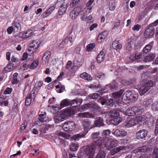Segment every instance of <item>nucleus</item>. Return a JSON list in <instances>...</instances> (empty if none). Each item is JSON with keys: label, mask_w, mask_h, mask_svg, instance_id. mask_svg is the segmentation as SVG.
<instances>
[{"label": "nucleus", "mask_w": 158, "mask_h": 158, "mask_svg": "<svg viewBox=\"0 0 158 158\" xmlns=\"http://www.w3.org/2000/svg\"><path fill=\"white\" fill-rule=\"evenodd\" d=\"M67 6L64 3H62L60 6L58 10V14L60 15H61L64 14L67 9Z\"/></svg>", "instance_id": "obj_13"}, {"label": "nucleus", "mask_w": 158, "mask_h": 158, "mask_svg": "<svg viewBox=\"0 0 158 158\" xmlns=\"http://www.w3.org/2000/svg\"><path fill=\"white\" fill-rule=\"evenodd\" d=\"M12 26L15 32H17L21 30V26L19 23L17 21H15L13 23Z\"/></svg>", "instance_id": "obj_20"}, {"label": "nucleus", "mask_w": 158, "mask_h": 158, "mask_svg": "<svg viewBox=\"0 0 158 158\" xmlns=\"http://www.w3.org/2000/svg\"><path fill=\"white\" fill-rule=\"evenodd\" d=\"M152 156L154 158H158V148L157 147H155L154 149Z\"/></svg>", "instance_id": "obj_47"}, {"label": "nucleus", "mask_w": 158, "mask_h": 158, "mask_svg": "<svg viewBox=\"0 0 158 158\" xmlns=\"http://www.w3.org/2000/svg\"><path fill=\"white\" fill-rule=\"evenodd\" d=\"M139 149L140 152H145L147 151L148 147L146 146H143L139 148Z\"/></svg>", "instance_id": "obj_56"}, {"label": "nucleus", "mask_w": 158, "mask_h": 158, "mask_svg": "<svg viewBox=\"0 0 158 158\" xmlns=\"http://www.w3.org/2000/svg\"><path fill=\"white\" fill-rule=\"evenodd\" d=\"M152 43L147 45L143 48V52L145 53H147L150 51L152 45Z\"/></svg>", "instance_id": "obj_30"}, {"label": "nucleus", "mask_w": 158, "mask_h": 158, "mask_svg": "<svg viewBox=\"0 0 158 158\" xmlns=\"http://www.w3.org/2000/svg\"><path fill=\"white\" fill-rule=\"evenodd\" d=\"M89 96L93 99H96L99 96V95L97 93H94L93 94H90Z\"/></svg>", "instance_id": "obj_61"}, {"label": "nucleus", "mask_w": 158, "mask_h": 158, "mask_svg": "<svg viewBox=\"0 0 158 158\" xmlns=\"http://www.w3.org/2000/svg\"><path fill=\"white\" fill-rule=\"evenodd\" d=\"M152 108L153 110L156 111L158 110V102H154L152 105Z\"/></svg>", "instance_id": "obj_54"}, {"label": "nucleus", "mask_w": 158, "mask_h": 158, "mask_svg": "<svg viewBox=\"0 0 158 158\" xmlns=\"http://www.w3.org/2000/svg\"><path fill=\"white\" fill-rule=\"evenodd\" d=\"M95 46V44L94 43L90 44L88 45L87 46V51L88 52L90 51L93 49Z\"/></svg>", "instance_id": "obj_53"}, {"label": "nucleus", "mask_w": 158, "mask_h": 158, "mask_svg": "<svg viewBox=\"0 0 158 158\" xmlns=\"http://www.w3.org/2000/svg\"><path fill=\"white\" fill-rule=\"evenodd\" d=\"M133 110H135V115H139L143 112L144 109L141 106H133Z\"/></svg>", "instance_id": "obj_15"}, {"label": "nucleus", "mask_w": 158, "mask_h": 158, "mask_svg": "<svg viewBox=\"0 0 158 158\" xmlns=\"http://www.w3.org/2000/svg\"><path fill=\"white\" fill-rule=\"evenodd\" d=\"M31 94L30 93H28L27 96L25 103L27 106H29L31 103Z\"/></svg>", "instance_id": "obj_32"}, {"label": "nucleus", "mask_w": 158, "mask_h": 158, "mask_svg": "<svg viewBox=\"0 0 158 158\" xmlns=\"http://www.w3.org/2000/svg\"><path fill=\"white\" fill-rule=\"evenodd\" d=\"M38 91L39 89L36 87L35 85L31 92V94H33V96L34 98H35L36 95L37 94Z\"/></svg>", "instance_id": "obj_45"}, {"label": "nucleus", "mask_w": 158, "mask_h": 158, "mask_svg": "<svg viewBox=\"0 0 158 158\" xmlns=\"http://www.w3.org/2000/svg\"><path fill=\"white\" fill-rule=\"evenodd\" d=\"M55 9V7L54 6H52L49 8L45 12H44L42 14V18L46 17L48 16Z\"/></svg>", "instance_id": "obj_16"}, {"label": "nucleus", "mask_w": 158, "mask_h": 158, "mask_svg": "<svg viewBox=\"0 0 158 158\" xmlns=\"http://www.w3.org/2000/svg\"><path fill=\"white\" fill-rule=\"evenodd\" d=\"M46 115V113L44 112V114H40L39 115L38 119L39 121L42 122H46L47 118L45 117Z\"/></svg>", "instance_id": "obj_35"}, {"label": "nucleus", "mask_w": 158, "mask_h": 158, "mask_svg": "<svg viewBox=\"0 0 158 158\" xmlns=\"http://www.w3.org/2000/svg\"><path fill=\"white\" fill-rule=\"evenodd\" d=\"M106 154L104 151H100L97 154L96 158H105Z\"/></svg>", "instance_id": "obj_39"}, {"label": "nucleus", "mask_w": 158, "mask_h": 158, "mask_svg": "<svg viewBox=\"0 0 158 158\" xmlns=\"http://www.w3.org/2000/svg\"><path fill=\"white\" fill-rule=\"evenodd\" d=\"M69 102L70 101L69 100L64 99L61 102L60 105L63 106H68L69 105Z\"/></svg>", "instance_id": "obj_49"}, {"label": "nucleus", "mask_w": 158, "mask_h": 158, "mask_svg": "<svg viewBox=\"0 0 158 158\" xmlns=\"http://www.w3.org/2000/svg\"><path fill=\"white\" fill-rule=\"evenodd\" d=\"M104 50L103 49L97 57V60L99 63H101L104 59L105 54Z\"/></svg>", "instance_id": "obj_18"}, {"label": "nucleus", "mask_w": 158, "mask_h": 158, "mask_svg": "<svg viewBox=\"0 0 158 158\" xmlns=\"http://www.w3.org/2000/svg\"><path fill=\"white\" fill-rule=\"evenodd\" d=\"M113 134L117 137H123L127 135V132L124 129H117L114 131Z\"/></svg>", "instance_id": "obj_9"}, {"label": "nucleus", "mask_w": 158, "mask_h": 158, "mask_svg": "<svg viewBox=\"0 0 158 158\" xmlns=\"http://www.w3.org/2000/svg\"><path fill=\"white\" fill-rule=\"evenodd\" d=\"M40 43L37 40H33L29 44V47L28 50L29 51H32L33 52L37 49Z\"/></svg>", "instance_id": "obj_7"}, {"label": "nucleus", "mask_w": 158, "mask_h": 158, "mask_svg": "<svg viewBox=\"0 0 158 158\" xmlns=\"http://www.w3.org/2000/svg\"><path fill=\"white\" fill-rule=\"evenodd\" d=\"M155 30L152 26L147 27L144 31V36L146 38H149L153 36L155 33Z\"/></svg>", "instance_id": "obj_5"}, {"label": "nucleus", "mask_w": 158, "mask_h": 158, "mask_svg": "<svg viewBox=\"0 0 158 158\" xmlns=\"http://www.w3.org/2000/svg\"><path fill=\"white\" fill-rule=\"evenodd\" d=\"M112 46L116 50L121 49L122 47V44L117 41H114L112 43Z\"/></svg>", "instance_id": "obj_27"}, {"label": "nucleus", "mask_w": 158, "mask_h": 158, "mask_svg": "<svg viewBox=\"0 0 158 158\" xmlns=\"http://www.w3.org/2000/svg\"><path fill=\"white\" fill-rule=\"evenodd\" d=\"M64 119L61 114L59 115H56L54 118V120L56 123H58L61 122L63 121Z\"/></svg>", "instance_id": "obj_34"}, {"label": "nucleus", "mask_w": 158, "mask_h": 158, "mask_svg": "<svg viewBox=\"0 0 158 158\" xmlns=\"http://www.w3.org/2000/svg\"><path fill=\"white\" fill-rule=\"evenodd\" d=\"M132 94V92L131 91H127L123 94L122 97V100L123 102L128 100L131 95Z\"/></svg>", "instance_id": "obj_23"}, {"label": "nucleus", "mask_w": 158, "mask_h": 158, "mask_svg": "<svg viewBox=\"0 0 158 158\" xmlns=\"http://www.w3.org/2000/svg\"><path fill=\"white\" fill-rule=\"evenodd\" d=\"M123 92V90H121L118 92L113 93L112 94L113 97L115 98H117L120 97Z\"/></svg>", "instance_id": "obj_36"}, {"label": "nucleus", "mask_w": 158, "mask_h": 158, "mask_svg": "<svg viewBox=\"0 0 158 158\" xmlns=\"http://www.w3.org/2000/svg\"><path fill=\"white\" fill-rule=\"evenodd\" d=\"M106 103L107 104V105L109 108L112 107L114 104V102L113 100L112 99H109L107 102H106Z\"/></svg>", "instance_id": "obj_50"}, {"label": "nucleus", "mask_w": 158, "mask_h": 158, "mask_svg": "<svg viewBox=\"0 0 158 158\" xmlns=\"http://www.w3.org/2000/svg\"><path fill=\"white\" fill-rule=\"evenodd\" d=\"M149 89L148 88L146 87L144 84L143 86H141L139 89V92L141 95H142L146 93Z\"/></svg>", "instance_id": "obj_22"}, {"label": "nucleus", "mask_w": 158, "mask_h": 158, "mask_svg": "<svg viewBox=\"0 0 158 158\" xmlns=\"http://www.w3.org/2000/svg\"><path fill=\"white\" fill-rule=\"evenodd\" d=\"M122 119L120 117L116 118L112 120V123L115 125H117L122 122Z\"/></svg>", "instance_id": "obj_38"}, {"label": "nucleus", "mask_w": 158, "mask_h": 158, "mask_svg": "<svg viewBox=\"0 0 158 158\" xmlns=\"http://www.w3.org/2000/svg\"><path fill=\"white\" fill-rule=\"evenodd\" d=\"M126 112L129 116H134L135 115V110H133V107L127 109L126 111Z\"/></svg>", "instance_id": "obj_37"}, {"label": "nucleus", "mask_w": 158, "mask_h": 158, "mask_svg": "<svg viewBox=\"0 0 158 158\" xmlns=\"http://www.w3.org/2000/svg\"><path fill=\"white\" fill-rule=\"evenodd\" d=\"M75 111L73 109H68L64 110L61 114L63 117V118L65 119L68 117H70L75 114Z\"/></svg>", "instance_id": "obj_8"}, {"label": "nucleus", "mask_w": 158, "mask_h": 158, "mask_svg": "<svg viewBox=\"0 0 158 158\" xmlns=\"http://www.w3.org/2000/svg\"><path fill=\"white\" fill-rule=\"evenodd\" d=\"M152 100L151 99H150L144 101L143 102V104L145 105L146 107H148L152 103Z\"/></svg>", "instance_id": "obj_46"}, {"label": "nucleus", "mask_w": 158, "mask_h": 158, "mask_svg": "<svg viewBox=\"0 0 158 158\" xmlns=\"http://www.w3.org/2000/svg\"><path fill=\"white\" fill-rule=\"evenodd\" d=\"M14 65V64L13 63H10L9 64L7 65L6 67L4 68L3 70V73H5L13 70L15 68V67Z\"/></svg>", "instance_id": "obj_17"}, {"label": "nucleus", "mask_w": 158, "mask_h": 158, "mask_svg": "<svg viewBox=\"0 0 158 158\" xmlns=\"http://www.w3.org/2000/svg\"><path fill=\"white\" fill-rule=\"evenodd\" d=\"M147 135V131L145 129L139 131L136 133V138L138 139H142L145 137Z\"/></svg>", "instance_id": "obj_11"}, {"label": "nucleus", "mask_w": 158, "mask_h": 158, "mask_svg": "<svg viewBox=\"0 0 158 158\" xmlns=\"http://www.w3.org/2000/svg\"><path fill=\"white\" fill-rule=\"evenodd\" d=\"M150 157L151 155L150 154H145L140 156L139 158H150Z\"/></svg>", "instance_id": "obj_64"}, {"label": "nucleus", "mask_w": 158, "mask_h": 158, "mask_svg": "<svg viewBox=\"0 0 158 158\" xmlns=\"http://www.w3.org/2000/svg\"><path fill=\"white\" fill-rule=\"evenodd\" d=\"M100 132H99L93 133L91 136L92 139L94 140L93 143H94L95 141L96 142V145L100 147L102 145V143L104 144L106 147L107 146V144L106 142H104L103 139L101 137L99 136Z\"/></svg>", "instance_id": "obj_2"}, {"label": "nucleus", "mask_w": 158, "mask_h": 158, "mask_svg": "<svg viewBox=\"0 0 158 158\" xmlns=\"http://www.w3.org/2000/svg\"><path fill=\"white\" fill-rule=\"evenodd\" d=\"M155 57L154 54H150L144 57L143 61L144 62H148L153 60Z\"/></svg>", "instance_id": "obj_21"}, {"label": "nucleus", "mask_w": 158, "mask_h": 158, "mask_svg": "<svg viewBox=\"0 0 158 158\" xmlns=\"http://www.w3.org/2000/svg\"><path fill=\"white\" fill-rule=\"evenodd\" d=\"M92 19V16L91 15H90L89 16L86 17L85 18L83 17L82 18V20L84 21H87V22H89V21L91 20Z\"/></svg>", "instance_id": "obj_60"}, {"label": "nucleus", "mask_w": 158, "mask_h": 158, "mask_svg": "<svg viewBox=\"0 0 158 158\" xmlns=\"http://www.w3.org/2000/svg\"><path fill=\"white\" fill-rule=\"evenodd\" d=\"M58 135L59 136L62 137L66 139H68L70 137V136L69 135L66 134L62 132H60L58 133Z\"/></svg>", "instance_id": "obj_57"}, {"label": "nucleus", "mask_w": 158, "mask_h": 158, "mask_svg": "<svg viewBox=\"0 0 158 158\" xmlns=\"http://www.w3.org/2000/svg\"><path fill=\"white\" fill-rule=\"evenodd\" d=\"M69 41V39L67 38H65L64 40L62 41L60 45L62 46V47H63V46L66 44H67Z\"/></svg>", "instance_id": "obj_62"}, {"label": "nucleus", "mask_w": 158, "mask_h": 158, "mask_svg": "<svg viewBox=\"0 0 158 158\" xmlns=\"http://www.w3.org/2000/svg\"><path fill=\"white\" fill-rule=\"evenodd\" d=\"M109 9L111 11L114 10L115 8V5L114 2H110L109 4Z\"/></svg>", "instance_id": "obj_55"}, {"label": "nucleus", "mask_w": 158, "mask_h": 158, "mask_svg": "<svg viewBox=\"0 0 158 158\" xmlns=\"http://www.w3.org/2000/svg\"><path fill=\"white\" fill-rule=\"evenodd\" d=\"M62 128L65 131L70 132L76 130V126L74 122L68 121L63 124Z\"/></svg>", "instance_id": "obj_3"}, {"label": "nucleus", "mask_w": 158, "mask_h": 158, "mask_svg": "<svg viewBox=\"0 0 158 158\" xmlns=\"http://www.w3.org/2000/svg\"><path fill=\"white\" fill-rule=\"evenodd\" d=\"M129 147L126 146H120L117 148H114L110 151V153L112 155H114L121 151L125 150L128 149Z\"/></svg>", "instance_id": "obj_10"}, {"label": "nucleus", "mask_w": 158, "mask_h": 158, "mask_svg": "<svg viewBox=\"0 0 158 158\" xmlns=\"http://www.w3.org/2000/svg\"><path fill=\"white\" fill-rule=\"evenodd\" d=\"M51 56V52L49 51H46L44 53L42 59L44 61H48Z\"/></svg>", "instance_id": "obj_26"}, {"label": "nucleus", "mask_w": 158, "mask_h": 158, "mask_svg": "<svg viewBox=\"0 0 158 158\" xmlns=\"http://www.w3.org/2000/svg\"><path fill=\"white\" fill-rule=\"evenodd\" d=\"M96 141L93 143L90 146H85L83 148V150L84 153L86 155L87 158H94V152L97 150H98L99 147L96 145Z\"/></svg>", "instance_id": "obj_1"}, {"label": "nucleus", "mask_w": 158, "mask_h": 158, "mask_svg": "<svg viewBox=\"0 0 158 158\" xmlns=\"http://www.w3.org/2000/svg\"><path fill=\"white\" fill-rule=\"evenodd\" d=\"M78 116L81 118H94V116L93 115L90 114L89 112H86L85 113H79L78 114Z\"/></svg>", "instance_id": "obj_19"}, {"label": "nucleus", "mask_w": 158, "mask_h": 158, "mask_svg": "<svg viewBox=\"0 0 158 158\" xmlns=\"http://www.w3.org/2000/svg\"><path fill=\"white\" fill-rule=\"evenodd\" d=\"M89 108L93 110H98L99 109L100 107L98 105L94 103H89Z\"/></svg>", "instance_id": "obj_43"}, {"label": "nucleus", "mask_w": 158, "mask_h": 158, "mask_svg": "<svg viewBox=\"0 0 158 158\" xmlns=\"http://www.w3.org/2000/svg\"><path fill=\"white\" fill-rule=\"evenodd\" d=\"M136 124V122L134 119H132L127 122L126 127H130L135 126Z\"/></svg>", "instance_id": "obj_33"}, {"label": "nucleus", "mask_w": 158, "mask_h": 158, "mask_svg": "<svg viewBox=\"0 0 158 158\" xmlns=\"http://www.w3.org/2000/svg\"><path fill=\"white\" fill-rule=\"evenodd\" d=\"M108 33L106 31H105L101 33L98 36L97 39L98 40H99L105 39L106 37L107 36Z\"/></svg>", "instance_id": "obj_31"}, {"label": "nucleus", "mask_w": 158, "mask_h": 158, "mask_svg": "<svg viewBox=\"0 0 158 158\" xmlns=\"http://www.w3.org/2000/svg\"><path fill=\"white\" fill-rule=\"evenodd\" d=\"M79 14L78 13H77V12L75 11L74 10H73L71 12L70 14V16L71 17L72 19H76Z\"/></svg>", "instance_id": "obj_44"}, {"label": "nucleus", "mask_w": 158, "mask_h": 158, "mask_svg": "<svg viewBox=\"0 0 158 158\" xmlns=\"http://www.w3.org/2000/svg\"><path fill=\"white\" fill-rule=\"evenodd\" d=\"M103 122V119L101 117H97L93 124V126L94 127V128L96 127L103 126L104 125Z\"/></svg>", "instance_id": "obj_12"}, {"label": "nucleus", "mask_w": 158, "mask_h": 158, "mask_svg": "<svg viewBox=\"0 0 158 158\" xmlns=\"http://www.w3.org/2000/svg\"><path fill=\"white\" fill-rule=\"evenodd\" d=\"M149 67L148 65H141L135 67V69L137 71L142 70L144 69L147 68Z\"/></svg>", "instance_id": "obj_52"}, {"label": "nucleus", "mask_w": 158, "mask_h": 158, "mask_svg": "<svg viewBox=\"0 0 158 158\" xmlns=\"http://www.w3.org/2000/svg\"><path fill=\"white\" fill-rule=\"evenodd\" d=\"M85 135L86 134H76L71 137L70 139L71 140H78L81 138L84 137Z\"/></svg>", "instance_id": "obj_25"}, {"label": "nucleus", "mask_w": 158, "mask_h": 158, "mask_svg": "<svg viewBox=\"0 0 158 158\" xmlns=\"http://www.w3.org/2000/svg\"><path fill=\"white\" fill-rule=\"evenodd\" d=\"M13 31H14V29L12 26L9 27L7 30V32L9 34H10Z\"/></svg>", "instance_id": "obj_63"}, {"label": "nucleus", "mask_w": 158, "mask_h": 158, "mask_svg": "<svg viewBox=\"0 0 158 158\" xmlns=\"http://www.w3.org/2000/svg\"><path fill=\"white\" fill-rule=\"evenodd\" d=\"M80 77L84 80L88 81H91L92 79V77L90 75L86 73L85 72H84L81 74L80 75Z\"/></svg>", "instance_id": "obj_24"}, {"label": "nucleus", "mask_w": 158, "mask_h": 158, "mask_svg": "<svg viewBox=\"0 0 158 158\" xmlns=\"http://www.w3.org/2000/svg\"><path fill=\"white\" fill-rule=\"evenodd\" d=\"M89 103L82 105L81 107V109L83 110H85L89 108Z\"/></svg>", "instance_id": "obj_59"}, {"label": "nucleus", "mask_w": 158, "mask_h": 158, "mask_svg": "<svg viewBox=\"0 0 158 158\" xmlns=\"http://www.w3.org/2000/svg\"><path fill=\"white\" fill-rule=\"evenodd\" d=\"M136 40V38L135 36L128 39L126 44V49L130 51H131L133 46L135 44Z\"/></svg>", "instance_id": "obj_6"}, {"label": "nucleus", "mask_w": 158, "mask_h": 158, "mask_svg": "<svg viewBox=\"0 0 158 158\" xmlns=\"http://www.w3.org/2000/svg\"><path fill=\"white\" fill-rule=\"evenodd\" d=\"M119 115V112L115 110L110 111L109 114V115L112 118L118 117Z\"/></svg>", "instance_id": "obj_28"}, {"label": "nucleus", "mask_w": 158, "mask_h": 158, "mask_svg": "<svg viewBox=\"0 0 158 158\" xmlns=\"http://www.w3.org/2000/svg\"><path fill=\"white\" fill-rule=\"evenodd\" d=\"M24 32L26 38L31 37L33 35V31L31 29H28L26 31H25Z\"/></svg>", "instance_id": "obj_42"}, {"label": "nucleus", "mask_w": 158, "mask_h": 158, "mask_svg": "<svg viewBox=\"0 0 158 158\" xmlns=\"http://www.w3.org/2000/svg\"><path fill=\"white\" fill-rule=\"evenodd\" d=\"M79 147L77 143H72L70 145L71 149L73 151H76Z\"/></svg>", "instance_id": "obj_40"}, {"label": "nucleus", "mask_w": 158, "mask_h": 158, "mask_svg": "<svg viewBox=\"0 0 158 158\" xmlns=\"http://www.w3.org/2000/svg\"><path fill=\"white\" fill-rule=\"evenodd\" d=\"M118 141L116 139L110 142V145L109 146L108 149L110 150L113 148L117 146L118 145Z\"/></svg>", "instance_id": "obj_29"}, {"label": "nucleus", "mask_w": 158, "mask_h": 158, "mask_svg": "<svg viewBox=\"0 0 158 158\" xmlns=\"http://www.w3.org/2000/svg\"><path fill=\"white\" fill-rule=\"evenodd\" d=\"M82 102L81 99L76 98L75 99L72 100L69 102V105L73 106H75L80 105Z\"/></svg>", "instance_id": "obj_14"}, {"label": "nucleus", "mask_w": 158, "mask_h": 158, "mask_svg": "<svg viewBox=\"0 0 158 158\" xmlns=\"http://www.w3.org/2000/svg\"><path fill=\"white\" fill-rule=\"evenodd\" d=\"M38 65V63L36 61H34L31 64L30 68L31 69H34L37 67Z\"/></svg>", "instance_id": "obj_58"}, {"label": "nucleus", "mask_w": 158, "mask_h": 158, "mask_svg": "<svg viewBox=\"0 0 158 158\" xmlns=\"http://www.w3.org/2000/svg\"><path fill=\"white\" fill-rule=\"evenodd\" d=\"M144 84L146 87L148 88V89H149L150 87H153L155 85V83L152 81L150 80L147 82H146Z\"/></svg>", "instance_id": "obj_41"}, {"label": "nucleus", "mask_w": 158, "mask_h": 158, "mask_svg": "<svg viewBox=\"0 0 158 158\" xmlns=\"http://www.w3.org/2000/svg\"><path fill=\"white\" fill-rule=\"evenodd\" d=\"M110 132V130L109 129L104 130L102 133V136H103V138H104L106 136L109 135Z\"/></svg>", "instance_id": "obj_48"}, {"label": "nucleus", "mask_w": 158, "mask_h": 158, "mask_svg": "<svg viewBox=\"0 0 158 158\" xmlns=\"http://www.w3.org/2000/svg\"><path fill=\"white\" fill-rule=\"evenodd\" d=\"M81 122L84 130L86 133L90 129L94 128L93 125L92 124L91 121L88 119H82L81 120Z\"/></svg>", "instance_id": "obj_4"}, {"label": "nucleus", "mask_w": 158, "mask_h": 158, "mask_svg": "<svg viewBox=\"0 0 158 158\" xmlns=\"http://www.w3.org/2000/svg\"><path fill=\"white\" fill-rule=\"evenodd\" d=\"M98 102L99 103H101L102 105H103L106 104V101L104 98L102 97L98 100Z\"/></svg>", "instance_id": "obj_51"}]
</instances>
